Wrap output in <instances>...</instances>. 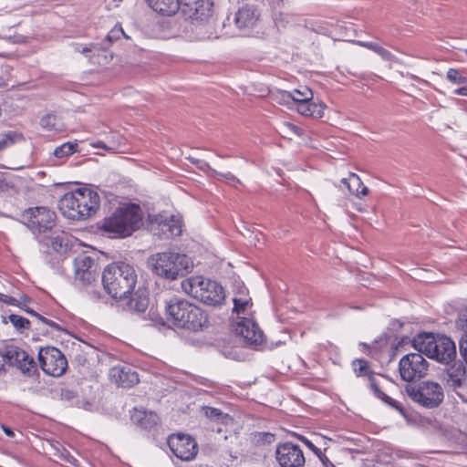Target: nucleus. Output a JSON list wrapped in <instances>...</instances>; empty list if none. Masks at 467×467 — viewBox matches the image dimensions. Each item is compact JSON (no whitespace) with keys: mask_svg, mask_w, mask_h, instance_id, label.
Returning a JSON list of instances; mask_svg holds the SVG:
<instances>
[{"mask_svg":"<svg viewBox=\"0 0 467 467\" xmlns=\"http://www.w3.org/2000/svg\"><path fill=\"white\" fill-rule=\"evenodd\" d=\"M138 274L134 266L122 263L119 265V306L124 311L143 313L149 305L146 292L137 287Z\"/></svg>","mask_w":467,"mask_h":467,"instance_id":"nucleus-1","label":"nucleus"},{"mask_svg":"<svg viewBox=\"0 0 467 467\" xmlns=\"http://www.w3.org/2000/svg\"><path fill=\"white\" fill-rule=\"evenodd\" d=\"M99 208V195L90 188H78L65 193L58 202L61 214L72 221H84Z\"/></svg>","mask_w":467,"mask_h":467,"instance_id":"nucleus-2","label":"nucleus"},{"mask_svg":"<svg viewBox=\"0 0 467 467\" xmlns=\"http://www.w3.org/2000/svg\"><path fill=\"white\" fill-rule=\"evenodd\" d=\"M165 314L168 322L174 327L192 331H199L209 323L208 315L203 309L176 296L166 303Z\"/></svg>","mask_w":467,"mask_h":467,"instance_id":"nucleus-3","label":"nucleus"},{"mask_svg":"<svg viewBox=\"0 0 467 467\" xmlns=\"http://www.w3.org/2000/svg\"><path fill=\"white\" fill-rule=\"evenodd\" d=\"M182 291L207 306H221L225 299L223 287L216 281L202 275L190 276L181 283Z\"/></svg>","mask_w":467,"mask_h":467,"instance_id":"nucleus-4","label":"nucleus"},{"mask_svg":"<svg viewBox=\"0 0 467 467\" xmlns=\"http://www.w3.org/2000/svg\"><path fill=\"white\" fill-rule=\"evenodd\" d=\"M414 348L428 358L443 364H449L456 358V347L448 337H435L431 333L419 334L412 340Z\"/></svg>","mask_w":467,"mask_h":467,"instance_id":"nucleus-5","label":"nucleus"},{"mask_svg":"<svg viewBox=\"0 0 467 467\" xmlns=\"http://www.w3.org/2000/svg\"><path fill=\"white\" fill-rule=\"evenodd\" d=\"M149 265L152 272L165 279L175 280L189 271L188 257L176 252L156 253L150 256Z\"/></svg>","mask_w":467,"mask_h":467,"instance_id":"nucleus-6","label":"nucleus"},{"mask_svg":"<svg viewBox=\"0 0 467 467\" xmlns=\"http://www.w3.org/2000/svg\"><path fill=\"white\" fill-rule=\"evenodd\" d=\"M55 212L44 206L30 207L21 214V221L35 234L53 233L56 226Z\"/></svg>","mask_w":467,"mask_h":467,"instance_id":"nucleus-7","label":"nucleus"},{"mask_svg":"<svg viewBox=\"0 0 467 467\" xmlns=\"http://www.w3.org/2000/svg\"><path fill=\"white\" fill-rule=\"evenodd\" d=\"M406 392L414 402L428 409L437 408L444 399L442 387L430 380L418 386H407Z\"/></svg>","mask_w":467,"mask_h":467,"instance_id":"nucleus-8","label":"nucleus"},{"mask_svg":"<svg viewBox=\"0 0 467 467\" xmlns=\"http://www.w3.org/2000/svg\"><path fill=\"white\" fill-rule=\"evenodd\" d=\"M143 212L134 202H119V238L130 236L143 225Z\"/></svg>","mask_w":467,"mask_h":467,"instance_id":"nucleus-9","label":"nucleus"},{"mask_svg":"<svg viewBox=\"0 0 467 467\" xmlns=\"http://www.w3.org/2000/svg\"><path fill=\"white\" fill-rule=\"evenodd\" d=\"M38 360L41 369L52 377H61L67 368V360L65 355L55 347L41 348L38 352Z\"/></svg>","mask_w":467,"mask_h":467,"instance_id":"nucleus-10","label":"nucleus"},{"mask_svg":"<svg viewBox=\"0 0 467 467\" xmlns=\"http://www.w3.org/2000/svg\"><path fill=\"white\" fill-rule=\"evenodd\" d=\"M150 229L153 235L161 240L174 238L182 232V219L167 213H159L150 220Z\"/></svg>","mask_w":467,"mask_h":467,"instance_id":"nucleus-11","label":"nucleus"},{"mask_svg":"<svg viewBox=\"0 0 467 467\" xmlns=\"http://www.w3.org/2000/svg\"><path fill=\"white\" fill-rule=\"evenodd\" d=\"M400 377L403 380L411 382L423 378L428 371V362L421 353H410L401 358L399 364Z\"/></svg>","mask_w":467,"mask_h":467,"instance_id":"nucleus-12","label":"nucleus"},{"mask_svg":"<svg viewBox=\"0 0 467 467\" xmlns=\"http://www.w3.org/2000/svg\"><path fill=\"white\" fill-rule=\"evenodd\" d=\"M8 366L15 367L24 376L33 377L37 373V365L34 358L17 346L6 345V355Z\"/></svg>","mask_w":467,"mask_h":467,"instance_id":"nucleus-13","label":"nucleus"},{"mask_svg":"<svg viewBox=\"0 0 467 467\" xmlns=\"http://www.w3.org/2000/svg\"><path fill=\"white\" fill-rule=\"evenodd\" d=\"M180 7L190 19L197 22L200 21L195 26L196 31L208 26V24H202V22L212 15V0H180Z\"/></svg>","mask_w":467,"mask_h":467,"instance_id":"nucleus-14","label":"nucleus"},{"mask_svg":"<svg viewBox=\"0 0 467 467\" xmlns=\"http://www.w3.org/2000/svg\"><path fill=\"white\" fill-rule=\"evenodd\" d=\"M168 446L172 453L182 461H192L198 453V444L190 435L177 433L168 438Z\"/></svg>","mask_w":467,"mask_h":467,"instance_id":"nucleus-15","label":"nucleus"},{"mask_svg":"<svg viewBox=\"0 0 467 467\" xmlns=\"http://www.w3.org/2000/svg\"><path fill=\"white\" fill-rule=\"evenodd\" d=\"M275 456L280 467H302L305 464L302 450L298 445L291 442L278 445Z\"/></svg>","mask_w":467,"mask_h":467,"instance_id":"nucleus-16","label":"nucleus"},{"mask_svg":"<svg viewBox=\"0 0 467 467\" xmlns=\"http://www.w3.org/2000/svg\"><path fill=\"white\" fill-rule=\"evenodd\" d=\"M95 260L86 253L78 254L74 260L76 279L84 285H90L96 279L95 271L92 267Z\"/></svg>","mask_w":467,"mask_h":467,"instance_id":"nucleus-17","label":"nucleus"},{"mask_svg":"<svg viewBox=\"0 0 467 467\" xmlns=\"http://www.w3.org/2000/svg\"><path fill=\"white\" fill-rule=\"evenodd\" d=\"M236 332L249 345L257 346L264 341V333L258 325L251 318L242 317L237 323Z\"/></svg>","mask_w":467,"mask_h":467,"instance_id":"nucleus-18","label":"nucleus"},{"mask_svg":"<svg viewBox=\"0 0 467 467\" xmlns=\"http://www.w3.org/2000/svg\"><path fill=\"white\" fill-rule=\"evenodd\" d=\"M260 14L252 5L241 7L234 15V23L240 31L253 28L258 22Z\"/></svg>","mask_w":467,"mask_h":467,"instance_id":"nucleus-19","label":"nucleus"},{"mask_svg":"<svg viewBox=\"0 0 467 467\" xmlns=\"http://www.w3.org/2000/svg\"><path fill=\"white\" fill-rule=\"evenodd\" d=\"M446 387L456 391L467 382V370L462 363H455L446 369L444 377Z\"/></svg>","mask_w":467,"mask_h":467,"instance_id":"nucleus-20","label":"nucleus"},{"mask_svg":"<svg viewBox=\"0 0 467 467\" xmlns=\"http://www.w3.org/2000/svg\"><path fill=\"white\" fill-rule=\"evenodd\" d=\"M103 291L111 299V306L117 301V263L109 264L101 275Z\"/></svg>","mask_w":467,"mask_h":467,"instance_id":"nucleus-21","label":"nucleus"},{"mask_svg":"<svg viewBox=\"0 0 467 467\" xmlns=\"http://www.w3.org/2000/svg\"><path fill=\"white\" fill-rule=\"evenodd\" d=\"M130 412V420L136 426L141 429H151L159 421L158 415L152 410H147L143 408H134Z\"/></svg>","mask_w":467,"mask_h":467,"instance_id":"nucleus-22","label":"nucleus"},{"mask_svg":"<svg viewBox=\"0 0 467 467\" xmlns=\"http://www.w3.org/2000/svg\"><path fill=\"white\" fill-rule=\"evenodd\" d=\"M50 245L59 254H65L73 247V243L76 241L74 237L67 233L60 232L57 233L53 230V233H49Z\"/></svg>","mask_w":467,"mask_h":467,"instance_id":"nucleus-23","label":"nucleus"},{"mask_svg":"<svg viewBox=\"0 0 467 467\" xmlns=\"http://www.w3.org/2000/svg\"><path fill=\"white\" fill-rule=\"evenodd\" d=\"M233 302L234 312L238 315L245 314L252 307V298L249 296L248 290L244 285L240 284L236 286Z\"/></svg>","mask_w":467,"mask_h":467,"instance_id":"nucleus-24","label":"nucleus"},{"mask_svg":"<svg viewBox=\"0 0 467 467\" xmlns=\"http://www.w3.org/2000/svg\"><path fill=\"white\" fill-rule=\"evenodd\" d=\"M23 310L25 312H26L27 314H29L30 316L36 318L37 327L36 329L40 330L43 334H47L49 332L48 329H47V330L44 329V326H47L48 327H50L51 331L55 330V331L63 332L66 334L68 333L67 329L66 327H64L61 324L42 316L41 314L36 312L34 309L23 308Z\"/></svg>","mask_w":467,"mask_h":467,"instance_id":"nucleus-25","label":"nucleus"},{"mask_svg":"<svg viewBox=\"0 0 467 467\" xmlns=\"http://www.w3.org/2000/svg\"><path fill=\"white\" fill-rule=\"evenodd\" d=\"M148 5L157 13L164 16L176 14L180 8V0H146Z\"/></svg>","mask_w":467,"mask_h":467,"instance_id":"nucleus-26","label":"nucleus"},{"mask_svg":"<svg viewBox=\"0 0 467 467\" xmlns=\"http://www.w3.org/2000/svg\"><path fill=\"white\" fill-rule=\"evenodd\" d=\"M138 382L139 376L130 365L119 366V387L130 388Z\"/></svg>","mask_w":467,"mask_h":467,"instance_id":"nucleus-27","label":"nucleus"},{"mask_svg":"<svg viewBox=\"0 0 467 467\" xmlns=\"http://www.w3.org/2000/svg\"><path fill=\"white\" fill-rule=\"evenodd\" d=\"M341 182L352 194L358 198L368 193V187L364 185L361 179L355 173H350L348 178L342 179Z\"/></svg>","mask_w":467,"mask_h":467,"instance_id":"nucleus-28","label":"nucleus"},{"mask_svg":"<svg viewBox=\"0 0 467 467\" xmlns=\"http://www.w3.org/2000/svg\"><path fill=\"white\" fill-rule=\"evenodd\" d=\"M368 383H369L370 389L373 391V393L375 394V396L377 398L380 399L385 403H387L389 406H391L392 408L396 409L400 413H403V409L399 404V402L396 401L395 400H393L392 398L389 397L388 395H386L384 392H382L380 390L379 383L374 376H369Z\"/></svg>","mask_w":467,"mask_h":467,"instance_id":"nucleus-29","label":"nucleus"},{"mask_svg":"<svg viewBox=\"0 0 467 467\" xmlns=\"http://www.w3.org/2000/svg\"><path fill=\"white\" fill-rule=\"evenodd\" d=\"M294 107L301 115L304 116H311L315 118H321L323 116V107L311 102V100L296 103Z\"/></svg>","mask_w":467,"mask_h":467,"instance_id":"nucleus-30","label":"nucleus"},{"mask_svg":"<svg viewBox=\"0 0 467 467\" xmlns=\"http://www.w3.org/2000/svg\"><path fill=\"white\" fill-rule=\"evenodd\" d=\"M23 140H25L24 135L16 130L0 133V151Z\"/></svg>","mask_w":467,"mask_h":467,"instance_id":"nucleus-31","label":"nucleus"},{"mask_svg":"<svg viewBox=\"0 0 467 467\" xmlns=\"http://www.w3.org/2000/svg\"><path fill=\"white\" fill-rule=\"evenodd\" d=\"M357 44L369 50L374 51L379 56H380L382 59L386 61H392L394 59V56L389 50L385 49L384 47L379 46L376 43L358 41Z\"/></svg>","mask_w":467,"mask_h":467,"instance_id":"nucleus-32","label":"nucleus"},{"mask_svg":"<svg viewBox=\"0 0 467 467\" xmlns=\"http://www.w3.org/2000/svg\"><path fill=\"white\" fill-rule=\"evenodd\" d=\"M78 145L77 142H72V141L65 142L54 150V155H55V157H57L58 159L67 157V156L78 151Z\"/></svg>","mask_w":467,"mask_h":467,"instance_id":"nucleus-33","label":"nucleus"},{"mask_svg":"<svg viewBox=\"0 0 467 467\" xmlns=\"http://www.w3.org/2000/svg\"><path fill=\"white\" fill-rule=\"evenodd\" d=\"M60 400L68 402L70 405L80 406L79 395L77 390L68 387L60 389Z\"/></svg>","mask_w":467,"mask_h":467,"instance_id":"nucleus-34","label":"nucleus"},{"mask_svg":"<svg viewBox=\"0 0 467 467\" xmlns=\"http://www.w3.org/2000/svg\"><path fill=\"white\" fill-rule=\"evenodd\" d=\"M291 95L293 98V106L299 102L312 100L313 99V92L307 87H302L301 88L294 89L291 91Z\"/></svg>","mask_w":467,"mask_h":467,"instance_id":"nucleus-35","label":"nucleus"},{"mask_svg":"<svg viewBox=\"0 0 467 467\" xmlns=\"http://www.w3.org/2000/svg\"><path fill=\"white\" fill-rule=\"evenodd\" d=\"M99 229L106 233L117 234V210L99 223Z\"/></svg>","mask_w":467,"mask_h":467,"instance_id":"nucleus-36","label":"nucleus"},{"mask_svg":"<svg viewBox=\"0 0 467 467\" xmlns=\"http://www.w3.org/2000/svg\"><path fill=\"white\" fill-rule=\"evenodd\" d=\"M352 367H353L355 374L358 377L368 376V379L369 376H373L369 369L368 363L365 359H355L352 362Z\"/></svg>","mask_w":467,"mask_h":467,"instance_id":"nucleus-37","label":"nucleus"},{"mask_svg":"<svg viewBox=\"0 0 467 467\" xmlns=\"http://www.w3.org/2000/svg\"><path fill=\"white\" fill-rule=\"evenodd\" d=\"M446 78L455 85H462L467 83V78L462 74V71L456 68H450L447 71Z\"/></svg>","mask_w":467,"mask_h":467,"instance_id":"nucleus-38","label":"nucleus"},{"mask_svg":"<svg viewBox=\"0 0 467 467\" xmlns=\"http://www.w3.org/2000/svg\"><path fill=\"white\" fill-rule=\"evenodd\" d=\"M9 321L17 330L29 329L30 328V321L23 317L21 316L11 314L8 316Z\"/></svg>","mask_w":467,"mask_h":467,"instance_id":"nucleus-39","label":"nucleus"},{"mask_svg":"<svg viewBox=\"0 0 467 467\" xmlns=\"http://www.w3.org/2000/svg\"><path fill=\"white\" fill-rule=\"evenodd\" d=\"M204 415L213 420L224 422L227 420V415L223 413V411L219 409L213 407H203Z\"/></svg>","mask_w":467,"mask_h":467,"instance_id":"nucleus-40","label":"nucleus"},{"mask_svg":"<svg viewBox=\"0 0 467 467\" xmlns=\"http://www.w3.org/2000/svg\"><path fill=\"white\" fill-rule=\"evenodd\" d=\"M274 96L277 103L287 106L288 108L294 107L291 92L285 90H279Z\"/></svg>","mask_w":467,"mask_h":467,"instance_id":"nucleus-41","label":"nucleus"},{"mask_svg":"<svg viewBox=\"0 0 467 467\" xmlns=\"http://www.w3.org/2000/svg\"><path fill=\"white\" fill-rule=\"evenodd\" d=\"M455 326L458 329L464 332V335H467V306L462 307L458 311Z\"/></svg>","mask_w":467,"mask_h":467,"instance_id":"nucleus-42","label":"nucleus"},{"mask_svg":"<svg viewBox=\"0 0 467 467\" xmlns=\"http://www.w3.org/2000/svg\"><path fill=\"white\" fill-rule=\"evenodd\" d=\"M109 180H107L105 184H102L98 187L99 191L104 195V197L108 200L109 202H113L116 201L117 196L113 192L114 186L110 184Z\"/></svg>","mask_w":467,"mask_h":467,"instance_id":"nucleus-43","label":"nucleus"},{"mask_svg":"<svg viewBox=\"0 0 467 467\" xmlns=\"http://www.w3.org/2000/svg\"><path fill=\"white\" fill-rule=\"evenodd\" d=\"M275 441V435L270 432H257L254 435V442L256 445L270 444Z\"/></svg>","mask_w":467,"mask_h":467,"instance_id":"nucleus-44","label":"nucleus"},{"mask_svg":"<svg viewBox=\"0 0 467 467\" xmlns=\"http://www.w3.org/2000/svg\"><path fill=\"white\" fill-rule=\"evenodd\" d=\"M190 161L192 164H194L199 170L209 173L210 176H214L215 174H219L217 171L213 169L208 162L202 160L190 158Z\"/></svg>","mask_w":467,"mask_h":467,"instance_id":"nucleus-45","label":"nucleus"},{"mask_svg":"<svg viewBox=\"0 0 467 467\" xmlns=\"http://www.w3.org/2000/svg\"><path fill=\"white\" fill-rule=\"evenodd\" d=\"M72 47H73L75 52H78V53L85 55L90 60L92 59V57L90 54H93L94 51L97 50V46L94 44L83 46L81 44L76 43V44H73Z\"/></svg>","mask_w":467,"mask_h":467,"instance_id":"nucleus-46","label":"nucleus"},{"mask_svg":"<svg viewBox=\"0 0 467 467\" xmlns=\"http://www.w3.org/2000/svg\"><path fill=\"white\" fill-rule=\"evenodd\" d=\"M0 302L5 303L9 306H19L21 309L25 308L24 306H21L19 300L11 296H7L2 293H0Z\"/></svg>","mask_w":467,"mask_h":467,"instance_id":"nucleus-47","label":"nucleus"},{"mask_svg":"<svg viewBox=\"0 0 467 467\" xmlns=\"http://www.w3.org/2000/svg\"><path fill=\"white\" fill-rule=\"evenodd\" d=\"M55 120V116L47 115L40 119V125L45 129L52 130L53 128H55L56 125Z\"/></svg>","mask_w":467,"mask_h":467,"instance_id":"nucleus-48","label":"nucleus"},{"mask_svg":"<svg viewBox=\"0 0 467 467\" xmlns=\"http://www.w3.org/2000/svg\"><path fill=\"white\" fill-rule=\"evenodd\" d=\"M6 355V346H5L3 348H0V373L5 372L6 368L5 366H8L7 358H5Z\"/></svg>","mask_w":467,"mask_h":467,"instance_id":"nucleus-49","label":"nucleus"},{"mask_svg":"<svg viewBox=\"0 0 467 467\" xmlns=\"http://www.w3.org/2000/svg\"><path fill=\"white\" fill-rule=\"evenodd\" d=\"M14 184L7 181L6 178L0 173V191L1 192H7L9 189H13Z\"/></svg>","mask_w":467,"mask_h":467,"instance_id":"nucleus-50","label":"nucleus"},{"mask_svg":"<svg viewBox=\"0 0 467 467\" xmlns=\"http://www.w3.org/2000/svg\"><path fill=\"white\" fill-rule=\"evenodd\" d=\"M305 444L307 448H309L317 456L319 455L322 451L319 448H317L312 441H310L309 440H307L306 438L305 437H300L299 438Z\"/></svg>","mask_w":467,"mask_h":467,"instance_id":"nucleus-51","label":"nucleus"},{"mask_svg":"<svg viewBox=\"0 0 467 467\" xmlns=\"http://www.w3.org/2000/svg\"><path fill=\"white\" fill-rule=\"evenodd\" d=\"M60 458L66 461L67 462L70 463L71 465H77L78 460H76L70 452L67 451H65L61 452Z\"/></svg>","mask_w":467,"mask_h":467,"instance_id":"nucleus-52","label":"nucleus"},{"mask_svg":"<svg viewBox=\"0 0 467 467\" xmlns=\"http://www.w3.org/2000/svg\"><path fill=\"white\" fill-rule=\"evenodd\" d=\"M116 28V26L112 28V30L108 34L106 42L103 43L102 48L106 49L108 45H111L112 42L117 39V36L114 34V30Z\"/></svg>","mask_w":467,"mask_h":467,"instance_id":"nucleus-53","label":"nucleus"},{"mask_svg":"<svg viewBox=\"0 0 467 467\" xmlns=\"http://www.w3.org/2000/svg\"><path fill=\"white\" fill-rule=\"evenodd\" d=\"M214 176H220V177L225 179L226 181H229V182H238V183H240L239 179H237L231 172H226V173H220L219 172V174H215Z\"/></svg>","mask_w":467,"mask_h":467,"instance_id":"nucleus-54","label":"nucleus"},{"mask_svg":"<svg viewBox=\"0 0 467 467\" xmlns=\"http://www.w3.org/2000/svg\"><path fill=\"white\" fill-rule=\"evenodd\" d=\"M317 457L319 458V460L321 461V462L323 463V465L325 467H335V465L329 461V459L323 452H321L319 455H317Z\"/></svg>","mask_w":467,"mask_h":467,"instance_id":"nucleus-55","label":"nucleus"},{"mask_svg":"<svg viewBox=\"0 0 467 467\" xmlns=\"http://www.w3.org/2000/svg\"><path fill=\"white\" fill-rule=\"evenodd\" d=\"M91 146L94 148L103 149L104 150H107V151L112 150L111 148L108 147L103 141H100V140H99L95 143H92Z\"/></svg>","mask_w":467,"mask_h":467,"instance_id":"nucleus-56","label":"nucleus"},{"mask_svg":"<svg viewBox=\"0 0 467 467\" xmlns=\"http://www.w3.org/2000/svg\"><path fill=\"white\" fill-rule=\"evenodd\" d=\"M453 94L467 97V87H462L453 90Z\"/></svg>","mask_w":467,"mask_h":467,"instance_id":"nucleus-57","label":"nucleus"},{"mask_svg":"<svg viewBox=\"0 0 467 467\" xmlns=\"http://www.w3.org/2000/svg\"><path fill=\"white\" fill-rule=\"evenodd\" d=\"M2 429L6 436H8L10 438H13L15 436V432L10 427L3 425Z\"/></svg>","mask_w":467,"mask_h":467,"instance_id":"nucleus-58","label":"nucleus"},{"mask_svg":"<svg viewBox=\"0 0 467 467\" xmlns=\"http://www.w3.org/2000/svg\"><path fill=\"white\" fill-rule=\"evenodd\" d=\"M21 300L22 301H19V302L21 303V306H24V307H26L25 306L26 303L31 302V298L29 296H21Z\"/></svg>","mask_w":467,"mask_h":467,"instance_id":"nucleus-59","label":"nucleus"},{"mask_svg":"<svg viewBox=\"0 0 467 467\" xmlns=\"http://www.w3.org/2000/svg\"><path fill=\"white\" fill-rule=\"evenodd\" d=\"M288 127L296 134H299L300 129L293 124H288Z\"/></svg>","mask_w":467,"mask_h":467,"instance_id":"nucleus-60","label":"nucleus"},{"mask_svg":"<svg viewBox=\"0 0 467 467\" xmlns=\"http://www.w3.org/2000/svg\"><path fill=\"white\" fill-rule=\"evenodd\" d=\"M119 31H120V32H121V34L123 35V36H124L125 38H127V39H129V38H130V36H127V35L125 34L124 30H123L121 27H119Z\"/></svg>","mask_w":467,"mask_h":467,"instance_id":"nucleus-61","label":"nucleus"},{"mask_svg":"<svg viewBox=\"0 0 467 467\" xmlns=\"http://www.w3.org/2000/svg\"><path fill=\"white\" fill-rule=\"evenodd\" d=\"M114 370H115V368H114L110 369V376L115 377V374H113V371H114Z\"/></svg>","mask_w":467,"mask_h":467,"instance_id":"nucleus-62","label":"nucleus"}]
</instances>
